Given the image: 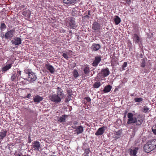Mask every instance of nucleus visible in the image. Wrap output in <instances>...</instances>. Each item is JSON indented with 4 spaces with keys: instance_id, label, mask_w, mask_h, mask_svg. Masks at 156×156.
<instances>
[{
    "instance_id": "nucleus-1",
    "label": "nucleus",
    "mask_w": 156,
    "mask_h": 156,
    "mask_svg": "<svg viewBox=\"0 0 156 156\" xmlns=\"http://www.w3.org/2000/svg\"><path fill=\"white\" fill-rule=\"evenodd\" d=\"M128 118L127 123L128 125L135 124L134 129L136 126H140L142 124L143 119L142 117L140 116L136 117L133 116V114L131 112H129L127 114Z\"/></svg>"
},
{
    "instance_id": "nucleus-2",
    "label": "nucleus",
    "mask_w": 156,
    "mask_h": 156,
    "mask_svg": "<svg viewBox=\"0 0 156 156\" xmlns=\"http://www.w3.org/2000/svg\"><path fill=\"white\" fill-rule=\"evenodd\" d=\"M156 148V139L148 141L144 146L143 149L146 153H149Z\"/></svg>"
},
{
    "instance_id": "nucleus-3",
    "label": "nucleus",
    "mask_w": 156,
    "mask_h": 156,
    "mask_svg": "<svg viewBox=\"0 0 156 156\" xmlns=\"http://www.w3.org/2000/svg\"><path fill=\"white\" fill-rule=\"evenodd\" d=\"M24 73L28 75V77L26 79L30 83H34L37 79V77L35 74L30 69L24 70Z\"/></svg>"
},
{
    "instance_id": "nucleus-4",
    "label": "nucleus",
    "mask_w": 156,
    "mask_h": 156,
    "mask_svg": "<svg viewBox=\"0 0 156 156\" xmlns=\"http://www.w3.org/2000/svg\"><path fill=\"white\" fill-rule=\"evenodd\" d=\"M49 98L51 101L56 103H58L60 102L61 99H62L55 94H52L49 96Z\"/></svg>"
},
{
    "instance_id": "nucleus-5",
    "label": "nucleus",
    "mask_w": 156,
    "mask_h": 156,
    "mask_svg": "<svg viewBox=\"0 0 156 156\" xmlns=\"http://www.w3.org/2000/svg\"><path fill=\"white\" fill-rule=\"evenodd\" d=\"M32 147L34 150L39 151V149L41 148L40 142L37 141H34L33 143Z\"/></svg>"
},
{
    "instance_id": "nucleus-6",
    "label": "nucleus",
    "mask_w": 156,
    "mask_h": 156,
    "mask_svg": "<svg viewBox=\"0 0 156 156\" xmlns=\"http://www.w3.org/2000/svg\"><path fill=\"white\" fill-rule=\"evenodd\" d=\"M75 18L73 17H71L69 19V25L70 29H75L77 27L75 21Z\"/></svg>"
},
{
    "instance_id": "nucleus-7",
    "label": "nucleus",
    "mask_w": 156,
    "mask_h": 156,
    "mask_svg": "<svg viewBox=\"0 0 156 156\" xmlns=\"http://www.w3.org/2000/svg\"><path fill=\"white\" fill-rule=\"evenodd\" d=\"M15 32L14 29H12L8 31L5 34V37L6 39H11L14 36Z\"/></svg>"
},
{
    "instance_id": "nucleus-8",
    "label": "nucleus",
    "mask_w": 156,
    "mask_h": 156,
    "mask_svg": "<svg viewBox=\"0 0 156 156\" xmlns=\"http://www.w3.org/2000/svg\"><path fill=\"white\" fill-rule=\"evenodd\" d=\"M72 127L75 129V131L77 135L82 133L83 132V127L82 126H72Z\"/></svg>"
},
{
    "instance_id": "nucleus-9",
    "label": "nucleus",
    "mask_w": 156,
    "mask_h": 156,
    "mask_svg": "<svg viewBox=\"0 0 156 156\" xmlns=\"http://www.w3.org/2000/svg\"><path fill=\"white\" fill-rule=\"evenodd\" d=\"M101 57L100 56L97 55L95 57V59L94 60L92 65L94 67L97 66L101 61Z\"/></svg>"
},
{
    "instance_id": "nucleus-10",
    "label": "nucleus",
    "mask_w": 156,
    "mask_h": 156,
    "mask_svg": "<svg viewBox=\"0 0 156 156\" xmlns=\"http://www.w3.org/2000/svg\"><path fill=\"white\" fill-rule=\"evenodd\" d=\"M11 42L12 44L19 45L21 44L22 41L21 39L18 37H15L12 41Z\"/></svg>"
},
{
    "instance_id": "nucleus-11",
    "label": "nucleus",
    "mask_w": 156,
    "mask_h": 156,
    "mask_svg": "<svg viewBox=\"0 0 156 156\" xmlns=\"http://www.w3.org/2000/svg\"><path fill=\"white\" fill-rule=\"evenodd\" d=\"M106 127L105 126H103L99 128L97 131L95 133V135L96 136H99L102 135L105 131V129Z\"/></svg>"
},
{
    "instance_id": "nucleus-12",
    "label": "nucleus",
    "mask_w": 156,
    "mask_h": 156,
    "mask_svg": "<svg viewBox=\"0 0 156 156\" xmlns=\"http://www.w3.org/2000/svg\"><path fill=\"white\" fill-rule=\"evenodd\" d=\"M63 92V91L61 88L58 87L57 88L56 94L58 95L62 98H64L65 97V95Z\"/></svg>"
},
{
    "instance_id": "nucleus-13",
    "label": "nucleus",
    "mask_w": 156,
    "mask_h": 156,
    "mask_svg": "<svg viewBox=\"0 0 156 156\" xmlns=\"http://www.w3.org/2000/svg\"><path fill=\"white\" fill-rule=\"evenodd\" d=\"M43 99V98L38 95L35 96L33 98L35 104L40 103Z\"/></svg>"
},
{
    "instance_id": "nucleus-14",
    "label": "nucleus",
    "mask_w": 156,
    "mask_h": 156,
    "mask_svg": "<svg viewBox=\"0 0 156 156\" xmlns=\"http://www.w3.org/2000/svg\"><path fill=\"white\" fill-rule=\"evenodd\" d=\"M100 28V24L97 22H94L92 26V29L94 31H98Z\"/></svg>"
},
{
    "instance_id": "nucleus-15",
    "label": "nucleus",
    "mask_w": 156,
    "mask_h": 156,
    "mask_svg": "<svg viewBox=\"0 0 156 156\" xmlns=\"http://www.w3.org/2000/svg\"><path fill=\"white\" fill-rule=\"evenodd\" d=\"M101 73L104 77H106L109 74L110 71L108 68H106L101 70Z\"/></svg>"
},
{
    "instance_id": "nucleus-16",
    "label": "nucleus",
    "mask_w": 156,
    "mask_h": 156,
    "mask_svg": "<svg viewBox=\"0 0 156 156\" xmlns=\"http://www.w3.org/2000/svg\"><path fill=\"white\" fill-rule=\"evenodd\" d=\"M101 47L100 44L94 43L92 45L91 48L93 50L97 51L100 49Z\"/></svg>"
},
{
    "instance_id": "nucleus-17",
    "label": "nucleus",
    "mask_w": 156,
    "mask_h": 156,
    "mask_svg": "<svg viewBox=\"0 0 156 156\" xmlns=\"http://www.w3.org/2000/svg\"><path fill=\"white\" fill-rule=\"evenodd\" d=\"M112 88V87L110 85L106 86L104 87V88L103 90V92L104 93L109 92L110 91Z\"/></svg>"
},
{
    "instance_id": "nucleus-18",
    "label": "nucleus",
    "mask_w": 156,
    "mask_h": 156,
    "mask_svg": "<svg viewBox=\"0 0 156 156\" xmlns=\"http://www.w3.org/2000/svg\"><path fill=\"white\" fill-rule=\"evenodd\" d=\"M47 69L50 72L52 73H54L55 69L53 67L49 64H46L45 65Z\"/></svg>"
},
{
    "instance_id": "nucleus-19",
    "label": "nucleus",
    "mask_w": 156,
    "mask_h": 156,
    "mask_svg": "<svg viewBox=\"0 0 156 156\" xmlns=\"http://www.w3.org/2000/svg\"><path fill=\"white\" fill-rule=\"evenodd\" d=\"M76 1V0H62L63 2L66 5L73 4Z\"/></svg>"
},
{
    "instance_id": "nucleus-20",
    "label": "nucleus",
    "mask_w": 156,
    "mask_h": 156,
    "mask_svg": "<svg viewBox=\"0 0 156 156\" xmlns=\"http://www.w3.org/2000/svg\"><path fill=\"white\" fill-rule=\"evenodd\" d=\"M12 66V64H9L7 65L6 66L3 67L2 68V70L3 72H5L8 70L9 69H10L11 67Z\"/></svg>"
},
{
    "instance_id": "nucleus-21",
    "label": "nucleus",
    "mask_w": 156,
    "mask_h": 156,
    "mask_svg": "<svg viewBox=\"0 0 156 156\" xmlns=\"http://www.w3.org/2000/svg\"><path fill=\"white\" fill-rule=\"evenodd\" d=\"M134 40L135 41L136 43H138L140 41V38L137 34H134L133 35Z\"/></svg>"
},
{
    "instance_id": "nucleus-22",
    "label": "nucleus",
    "mask_w": 156,
    "mask_h": 156,
    "mask_svg": "<svg viewBox=\"0 0 156 156\" xmlns=\"http://www.w3.org/2000/svg\"><path fill=\"white\" fill-rule=\"evenodd\" d=\"M6 133L7 132L5 131L0 132V140H2L6 136Z\"/></svg>"
},
{
    "instance_id": "nucleus-23",
    "label": "nucleus",
    "mask_w": 156,
    "mask_h": 156,
    "mask_svg": "<svg viewBox=\"0 0 156 156\" xmlns=\"http://www.w3.org/2000/svg\"><path fill=\"white\" fill-rule=\"evenodd\" d=\"M138 150V148L135 147L133 150H131L130 151V154L133 156L136 155L137 152V150Z\"/></svg>"
},
{
    "instance_id": "nucleus-24",
    "label": "nucleus",
    "mask_w": 156,
    "mask_h": 156,
    "mask_svg": "<svg viewBox=\"0 0 156 156\" xmlns=\"http://www.w3.org/2000/svg\"><path fill=\"white\" fill-rule=\"evenodd\" d=\"M66 115H63L59 118L58 121L60 122H65V117H67Z\"/></svg>"
},
{
    "instance_id": "nucleus-25",
    "label": "nucleus",
    "mask_w": 156,
    "mask_h": 156,
    "mask_svg": "<svg viewBox=\"0 0 156 156\" xmlns=\"http://www.w3.org/2000/svg\"><path fill=\"white\" fill-rule=\"evenodd\" d=\"M114 21L116 25L118 24L121 22L120 18L118 16H116V18L114 19Z\"/></svg>"
},
{
    "instance_id": "nucleus-26",
    "label": "nucleus",
    "mask_w": 156,
    "mask_h": 156,
    "mask_svg": "<svg viewBox=\"0 0 156 156\" xmlns=\"http://www.w3.org/2000/svg\"><path fill=\"white\" fill-rule=\"evenodd\" d=\"M90 68L88 66H86L83 69V70L85 74H87L90 72Z\"/></svg>"
},
{
    "instance_id": "nucleus-27",
    "label": "nucleus",
    "mask_w": 156,
    "mask_h": 156,
    "mask_svg": "<svg viewBox=\"0 0 156 156\" xmlns=\"http://www.w3.org/2000/svg\"><path fill=\"white\" fill-rule=\"evenodd\" d=\"M101 85V83L99 82H95L93 85V87L94 88H98Z\"/></svg>"
},
{
    "instance_id": "nucleus-28",
    "label": "nucleus",
    "mask_w": 156,
    "mask_h": 156,
    "mask_svg": "<svg viewBox=\"0 0 156 156\" xmlns=\"http://www.w3.org/2000/svg\"><path fill=\"white\" fill-rule=\"evenodd\" d=\"M17 78V79L18 78V76H17V75L14 73L12 75L11 77V80L12 81H14L16 78Z\"/></svg>"
},
{
    "instance_id": "nucleus-29",
    "label": "nucleus",
    "mask_w": 156,
    "mask_h": 156,
    "mask_svg": "<svg viewBox=\"0 0 156 156\" xmlns=\"http://www.w3.org/2000/svg\"><path fill=\"white\" fill-rule=\"evenodd\" d=\"M6 28V26L4 23H2L1 24L0 29L1 31H3Z\"/></svg>"
},
{
    "instance_id": "nucleus-30",
    "label": "nucleus",
    "mask_w": 156,
    "mask_h": 156,
    "mask_svg": "<svg viewBox=\"0 0 156 156\" xmlns=\"http://www.w3.org/2000/svg\"><path fill=\"white\" fill-rule=\"evenodd\" d=\"M149 108L147 106H144L143 110V112L146 113H147L149 112Z\"/></svg>"
},
{
    "instance_id": "nucleus-31",
    "label": "nucleus",
    "mask_w": 156,
    "mask_h": 156,
    "mask_svg": "<svg viewBox=\"0 0 156 156\" xmlns=\"http://www.w3.org/2000/svg\"><path fill=\"white\" fill-rule=\"evenodd\" d=\"M142 62L141 63V66L144 68L145 66L146 62L145 59L144 58H143L141 60Z\"/></svg>"
},
{
    "instance_id": "nucleus-32",
    "label": "nucleus",
    "mask_w": 156,
    "mask_h": 156,
    "mask_svg": "<svg viewBox=\"0 0 156 156\" xmlns=\"http://www.w3.org/2000/svg\"><path fill=\"white\" fill-rule=\"evenodd\" d=\"M143 99L142 98H135L134 99V101L136 102H141L143 101Z\"/></svg>"
},
{
    "instance_id": "nucleus-33",
    "label": "nucleus",
    "mask_w": 156,
    "mask_h": 156,
    "mask_svg": "<svg viewBox=\"0 0 156 156\" xmlns=\"http://www.w3.org/2000/svg\"><path fill=\"white\" fill-rule=\"evenodd\" d=\"M71 99V95H68L65 99V101L66 102H68Z\"/></svg>"
},
{
    "instance_id": "nucleus-34",
    "label": "nucleus",
    "mask_w": 156,
    "mask_h": 156,
    "mask_svg": "<svg viewBox=\"0 0 156 156\" xmlns=\"http://www.w3.org/2000/svg\"><path fill=\"white\" fill-rule=\"evenodd\" d=\"M73 75L74 77L75 78H76L78 77L79 74L76 70H74L73 72Z\"/></svg>"
},
{
    "instance_id": "nucleus-35",
    "label": "nucleus",
    "mask_w": 156,
    "mask_h": 156,
    "mask_svg": "<svg viewBox=\"0 0 156 156\" xmlns=\"http://www.w3.org/2000/svg\"><path fill=\"white\" fill-rule=\"evenodd\" d=\"M90 151V150H89V149L88 148H87L86 149H85V153L86 154H89V152Z\"/></svg>"
},
{
    "instance_id": "nucleus-36",
    "label": "nucleus",
    "mask_w": 156,
    "mask_h": 156,
    "mask_svg": "<svg viewBox=\"0 0 156 156\" xmlns=\"http://www.w3.org/2000/svg\"><path fill=\"white\" fill-rule=\"evenodd\" d=\"M122 132L120 130H119L118 131L116 132V134L117 135H120L121 134Z\"/></svg>"
},
{
    "instance_id": "nucleus-37",
    "label": "nucleus",
    "mask_w": 156,
    "mask_h": 156,
    "mask_svg": "<svg viewBox=\"0 0 156 156\" xmlns=\"http://www.w3.org/2000/svg\"><path fill=\"white\" fill-rule=\"evenodd\" d=\"M62 56L65 58L66 59H68V56L67 55L66 53H63Z\"/></svg>"
},
{
    "instance_id": "nucleus-38",
    "label": "nucleus",
    "mask_w": 156,
    "mask_h": 156,
    "mask_svg": "<svg viewBox=\"0 0 156 156\" xmlns=\"http://www.w3.org/2000/svg\"><path fill=\"white\" fill-rule=\"evenodd\" d=\"M72 92V90L71 89H69L67 90V93L68 95H71V93Z\"/></svg>"
},
{
    "instance_id": "nucleus-39",
    "label": "nucleus",
    "mask_w": 156,
    "mask_h": 156,
    "mask_svg": "<svg viewBox=\"0 0 156 156\" xmlns=\"http://www.w3.org/2000/svg\"><path fill=\"white\" fill-rule=\"evenodd\" d=\"M127 65V62H124L122 65V68L124 69V68L126 67Z\"/></svg>"
},
{
    "instance_id": "nucleus-40",
    "label": "nucleus",
    "mask_w": 156,
    "mask_h": 156,
    "mask_svg": "<svg viewBox=\"0 0 156 156\" xmlns=\"http://www.w3.org/2000/svg\"><path fill=\"white\" fill-rule=\"evenodd\" d=\"M85 99L88 102H90L91 101V99L89 97H86Z\"/></svg>"
},
{
    "instance_id": "nucleus-41",
    "label": "nucleus",
    "mask_w": 156,
    "mask_h": 156,
    "mask_svg": "<svg viewBox=\"0 0 156 156\" xmlns=\"http://www.w3.org/2000/svg\"><path fill=\"white\" fill-rule=\"evenodd\" d=\"M17 74L18 75V76H20L21 74V71L20 70L17 71Z\"/></svg>"
},
{
    "instance_id": "nucleus-42",
    "label": "nucleus",
    "mask_w": 156,
    "mask_h": 156,
    "mask_svg": "<svg viewBox=\"0 0 156 156\" xmlns=\"http://www.w3.org/2000/svg\"><path fill=\"white\" fill-rule=\"evenodd\" d=\"M152 131L153 133L155 134L156 135V129H152Z\"/></svg>"
},
{
    "instance_id": "nucleus-43",
    "label": "nucleus",
    "mask_w": 156,
    "mask_h": 156,
    "mask_svg": "<svg viewBox=\"0 0 156 156\" xmlns=\"http://www.w3.org/2000/svg\"><path fill=\"white\" fill-rule=\"evenodd\" d=\"M128 112V111H126L125 112V113L124 114V118H125L126 116V113Z\"/></svg>"
},
{
    "instance_id": "nucleus-44",
    "label": "nucleus",
    "mask_w": 156,
    "mask_h": 156,
    "mask_svg": "<svg viewBox=\"0 0 156 156\" xmlns=\"http://www.w3.org/2000/svg\"><path fill=\"white\" fill-rule=\"evenodd\" d=\"M84 17L85 19H86V18L89 19L90 18V16L88 15H87L86 16H84Z\"/></svg>"
},
{
    "instance_id": "nucleus-45",
    "label": "nucleus",
    "mask_w": 156,
    "mask_h": 156,
    "mask_svg": "<svg viewBox=\"0 0 156 156\" xmlns=\"http://www.w3.org/2000/svg\"><path fill=\"white\" fill-rule=\"evenodd\" d=\"M31 96V94H28L26 96V98H29Z\"/></svg>"
},
{
    "instance_id": "nucleus-46",
    "label": "nucleus",
    "mask_w": 156,
    "mask_h": 156,
    "mask_svg": "<svg viewBox=\"0 0 156 156\" xmlns=\"http://www.w3.org/2000/svg\"><path fill=\"white\" fill-rule=\"evenodd\" d=\"M22 79H23V78H22L21 77V76L19 78H18L17 79V81H20V80H21Z\"/></svg>"
},
{
    "instance_id": "nucleus-47",
    "label": "nucleus",
    "mask_w": 156,
    "mask_h": 156,
    "mask_svg": "<svg viewBox=\"0 0 156 156\" xmlns=\"http://www.w3.org/2000/svg\"><path fill=\"white\" fill-rule=\"evenodd\" d=\"M90 12H91V11H90V10H89L88 11V15L89 16L90 15V16L91 15V14H90Z\"/></svg>"
},
{
    "instance_id": "nucleus-48",
    "label": "nucleus",
    "mask_w": 156,
    "mask_h": 156,
    "mask_svg": "<svg viewBox=\"0 0 156 156\" xmlns=\"http://www.w3.org/2000/svg\"><path fill=\"white\" fill-rule=\"evenodd\" d=\"M23 15L24 16L26 15V12L25 11H24L23 12Z\"/></svg>"
},
{
    "instance_id": "nucleus-49",
    "label": "nucleus",
    "mask_w": 156,
    "mask_h": 156,
    "mask_svg": "<svg viewBox=\"0 0 156 156\" xmlns=\"http://www.w3.org/2000/svg\"><path fill=\"white\" fill-rule=\"evenodd\" d=\"M78 123V122L77 121H75L73 122V124L75 125H76Z\"/></svg>"
},
{
    "instance_id": "nucleus-50",
    "label": "nucleus",
    "mask_w": 156,
    "mask_h": 156,
    "mask_svg": "<svg viewBox=\"0 0 156 156\" xmlns=\"http://www.w3.org/2000/svg\"><path fill=\"white\" fill-rule=\"evenodd\" d=\"M140 57L141 58H143V55L141 53L140 54Z\"/></svg>"
},
{
    "instance_id": "nucleus-51",
    "label": "nucleus",
    "mask_w": 156,
    "mask_h": 156,
    "mask_svg": "<svg viewBox=\"0 0 156 156\" xmlns=\"http://www.w3.org/2000/svg\"><path fill=\"white\" fill-rule=\"evenodd\" d=\"M88 154H86L85 155H84V156H88Z\"/></svg>"
},
{
    "instance_id": "nucleus-52",
    "label": "nucleus",
    "mask_w": 156,
    "mask_h": 156,
    "mask_svg": "<svg viewBox=\"0 0 156 156\" xmlns=\"http://www.w3.org/2000/svg\"><path fill=\"white\" fill-rule=\"evenodd\" d=\"M21 7L22 8H24L25 7V5H22L21 6Z\"/></svg>"
},
{
    "instance_id": "nucleus-53",
    "label": "nucleus",
    "mask_w": 156,
    "mask_h": 156,
    "mask_svg": "<svg viewBox=\"0 0 156 156\" xmlns=\"http://www.w3.org/2000/svg\"><path fill=\"white\" fill-rule=\"evenodd\" d=\"M29 138H30V139H29V143H30L31 142V139H30V137H29Z\"/></svg>"
},
{
    "instance_id": "nucleus-54",
    "label": "nucleus",
    "mask_w": 156,
    "mask_h": 156,
    "mask_svg": "<svg viewBox=\"0 0 156 156\" xmlns=\"http://www.w3.org/2000/svg\"><path fill=\"white\" fill-rule=\"evenodd\" d=\"M69 33H72V30H69Z\"/></svg>"
},
{
    "instance_id": "nucleus-55",
    "label": "nucleus",
    "mask_w": 156,
    "mask_h": 156,
    "mask_svg": "<svg viewBox=\"0 0 156 156\" xmlns=\"http://www.w3.org/2000/svg\"><path fill=\"white\" fill-rule=\"evenodd\" d=\"M72 16H75V13L73 14V13H72Z\"/></svg>"
},
{
    "instance_id": "nucleus-56",
    "label": "nucleus",
    "mask_w": 156,
    "mask_h": 156,
    "mask_svg": "<svg viewBox=\"0 0 156 156\" xmlns=\"http://www.w3.org/2000/svg\"><path fill=\"white\" fill-rule=\"evenodd\" d=\"M134 96V94H131V96Z\"/></svg>"
},
{
    "instance_id": "nucleus-57",
    "label": "nucleus",
    "mask_w": 156,
    "mask_h": 156,
    "mask_svg": "<svg viewBox=\"0 0 156 156\" xmlns=\"http://www.w3.org/2000/svg\"><path fill=\"white\" fill-rule=\"evenodd\" d=\"M18 156H21V155H20V154H19Z\"/></svg>"
},
{
    "instance_id": "nucleus-58",
    "label": "nucleus",
    "mask_w": 156,
    "mask_h": 156,
    "mask_svg": "<svg viewBox=\"0 0 156 156\" xmlns=\"http://www.w3.org/2000/svg\"><path fill=\"white\" fill-rule=\"evenodd\" d=\"M137 156V155H134V156Z\"/></svg>"
},
{
    "instance_id": "nucleus-59",
    "label": "nucleus",
    "mask_w": 156,
    "mask_h": 156,
    "mask_svg": "<svg viewBox=\"0 0 156 156\" xmlns=\"http://www.w3.org/2000/svg\"><path fill=\"white\" fill-rule=\"evenodd\" d=\"M24 156H27V155H24Z\"/></svg>"
},
{
    "instance_id": "nucleus-60",
    "label": "nucleus",
    "mask_w": 156,
    "mask_h": 156,
    "mask_svg": "<svg viewBox=\"0 0 156 156\" xmlns=\"http://www.w3.org/2000/svg\"><path fill=\"white\" fill-rule=\"evenodd\" d=\"M1 100H0V103L1 102Z\"/></svg>"
}]
</instances>
